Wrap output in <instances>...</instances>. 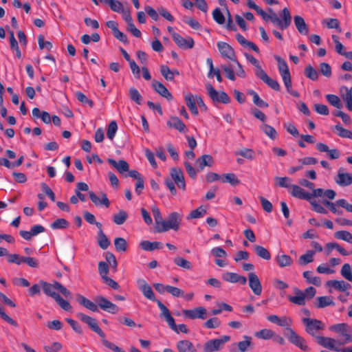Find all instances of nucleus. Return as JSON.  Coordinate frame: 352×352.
<instances>
[{"label": "nucleus", "instance_id": "nucleus-1", "mask_svg": "<svg viewBox=\"0 0 352 352\" xmlns=\"http://www.w3.org/2000/svg\"><path fill=\"white\" fill-rule=\"evenodd\" d=\"M40 283L44 294L54 299L59 295L56 291L61 293L65 298L71 297V292L58 281H54L52 283H50L44 280H40Z\"/></svg>", "mask_w": 352, "mask_h": 352}, {"label": "nucleus", "instance_id": "nucleus-2", "mask_svg": "<svg viewBox=\"0 0 352 352\" xmlns=\"http://www.w3.org/2000/svg\"><path fill=\"white\" fill-rule=\"evenodd\" d=\"M158 307L161 310L160 316L166 320L172 330L177 333L180 332L188 333L189 332V329L185 324H180L179 325L175 324V319L171 316L169 309L161 301H158Z\"/></svg>", "mask_w": 352, "mask_h": 352}, {"label": "nucleus", "instance_id": "nucleus-3", "mask_svg": "<svg viewBox=\"0 0 352 352\" xmlns=\"http://www.w3.org/2000/svg\"><path fill=\"white\" fill-rule=\"evenodd\" d=\"M270 11L271 12V14H270L268 20H270L274 26L283 30L287 29L291 25L292 16L290 11L287 8H285L280 14L282 19H280L272 9H270Z\"/></svg>", "mask_w": 352, "mask_h": 352}, {"label": "nucleus", "instance_id": "nucleus-4", "mask_svg": "<svg viewBox=\"0 0 352 352\" xmlns=\"http://www.w3.org/2000/svg\"><path fill=\"white\" fill-rule=\"evenodd\" d=\"M182 222V215L177 212L170 213L166 220L162 221L159 226H157L158 232H164L170 230H178Z\"/></svg>", "mask_w": 352, "mask_h": 352}, {"label": "nucleus", "instance_id": "nucleus-5", "mask_svg": "<svg viewBox=\"0 0 352 352\" xmlns=\"http://www.w3.org/2000/svg\"><path fill=\"white\" fill-rule=\"evenodd\" d=\"M322 204L327 206L334 214H342L343 211L340 208H342L346 211L352 213V204H349L345 199H340L334 202L324 199L322 201Z\"/></svg>", "mask_w": 352, "mask_h": 352}, {"label": "nucleus", "instance_id": "nucleus-6", "mask_svg": "<svg viewBox=\"0 0 352 352\" xmlns=\"http://www.w3.org/2000/svg\"><path fill=\"white\" fill-rule=\"evenodd\" d=\"M230 340V336H223L219 338L209 340L204 343L203 352H214L221 351L223 348L225 344Z\"/></svg>", "mask_w": 352, "mask_h": 352}, {"label": "nucleus", "instance_id": "nucleus-7", "mask_svg": "<svg viewBox=\"0 0 352 352\" xmlns=\"http://www.w3.org/2000/svg\"><path fill=\"white\" fill-rule=\"evenodd\" d=\"M302 322L305 325L306 332L316 338L318 333L324 329L323 323L317 319L304 318L302 319Z\"/></svg>", "mask_w": 352, "mask_h": 352}, {"label": "nucleus", "instance_id": "nucleus-8", "mask_svg": "<svg viewBox=\"0 0 352 352\" xmlns=\"http://www.w3.org/2000/svg\"><path fill=\"white\" fill-rule=\"evenodd\" d=\"M329 329L338 333L344 338L342 344L352 342V329L349 324L346 323H339L331 326Z\"/></svg>", "mask_w": 352, "mask_h": 352}, {"label": "nucleus", "instance_id": "nucleus-9", "mask_svg": "<svg viewBox=\"0 0 352 352\" xmlns=\"http://www.w3.org/2000/svg\"><path fill=\"white\" fill-rule=\"evenodd\" d=\"M206 89L208 96L214 102L228 104L230 102V98L225 91H217L210 84H207Z\"/></svg>", "mask_w": 352, "mask_h": 352}, {"label": "nucleus", "instance_id": "nucleus-10", "mask_svg": "<svg viewBox=\"0 0 352 352\" xmlns=\"http://www.w3.org/2000/svg\"><path fill=\"white\" fill-rule=\"evenodd\" d=\"M285 336L288 339L289 342L299 348L303 351H309V347L306 340L298 335L294 330L291 331L289 333H285Z\"/></svg>", "mask_w": 352, "mask_h": 352}, {"label": "nucleus", "instance_id": "nucleus-11", "mask_svg": "<svg viewBox=\"0 0 352 352\" xmlns=\"http://www.w3.org/2000/svg\"><path fill=\"white\" fill-rule=\"evenodd\" d=\"M76 316L78 319L86 323L90 327V329L96 333L101 338H104L105 337V333L98 326L96 319L87 316L82 313H78Z\"/></svg>", "mask_w": 352, "mask_h": 352}, {"label": "nucleus", "instance_id": "nucleus-12", "mask_svg": "<svg viewBox=\"0 0 352 352\" xmlns=\"http://www.w3.org/2000/svg\"><path fill=\"white\" fill-rule=\"evenodd\" d=\"M95 301L98 305V308L99 307L104 311L112 314H117L119 311V307L104 296H96Z\"/></svg>", "mask_w": 352, "mask_h": 352}, {"label": "nucleus", "instance_id": "nucleus-13", "mask_svg": "<svg viewBox=\"0 0 352 352\" xmlns=\"http://www.w3.org/2000/svg\"><path fill=\"white\" fill-rule=\"evenodd\" d=\"M217 48L221 56L223 58L228 59L231 61L236 60V56L234 49L228 43L223 41H219L217 43Z\"/></svg>", "mask_w": 352, "mask_h": 352}, {"label": "nucleus", "instance_id": "nucleus-14", "mask_svg": "<svg viewBox=\"0 0 352 352\" xmlns=\"http://www.w3.org/2000/svg\"><path fill=\"white\" fill-rule=\"evenodd\" d=\"M139 289L142 292L144 296L147 299L156 302L158 305L159 300L156 299L154 292L151 287L146 283L144 279L139 278L137 280Z\"/></svg>", "mask_w": 352, "mask_h": 352}, {"label": "nucleus", "instance_id": "nucleus-15", "mask_svg": "<svg viewBox=\"0 0 352 352\" xmlns=\"http://www.w3.org/2000/svg\"><path fill=\"white\" fill-rule=\"evenodd\" d=\"M172 37L177 46L182 49H191L194 47V40L190 37H183L177 32H173Z\"/></svg>", "mask_w": 352, "mask_h": 352}, {"label": "nucleus", "instance_id": "nucleus-16", "mask_svg": "<svg viewBox=\"0 0 352 352\" xmlns=\"http://www.w3.org/2000/svg\"><path fill=\"white\" fill-rule=\"evenodd\" d=\"M183 314L185 318L195 320V319H205L206 318L207 311L203 307H198L192 309L183 310Z\"/></svg>", "mask_w": 352, "mask_h": 352}, {"label": "nucleus", "instance_id": "nucleus-17", "mask_svg": "<svg viewBox=\"0 0 352 352\" xmlns=\"http://www.w3.org/2000/svg\"><path fill=\"white\" fill-rule=\"evenodd\" d=\"M335 182L340 186H348L352 184V174L345 173L344 168L340 167L338 169L337 176L335 178Z\"/></svg>", "mask_w": 352, "mask_h": 352}, {"label": "nucleus", "instance_id": "nucleus-18", "mask_svg": "<svg viewBox=\"0 0 352 352\" xmlns=\"http://www.w3.org/2000/svg\"><path fill=\"white\" fill-rule=\"evenodd\" d=\"M316 340L318 344L328 349L335 351L339 350L338 342L333 338L324 336H316Z\"/></svg>", "mask_w": 352, "mask_h": 352}, {"label": "nucleus", "instance_id": "nucleus-19", "mask_svg": "<svg viewBox=\"0 0 352 352\" xmlns=\"http://www.w3.org/2000/svg\"><path fill=\"white\" fill-rule=\"evenodd\" d=\"M336 192L331 189H327L324 190L322 188H316L315 189L314 188V190H312V192L309 193L310 199L309 201H311V200H314V197H325L327 199L330 200L334 199L336 197Z\"/></svg>", "mask_w": 352, "mask_h": 352}, {"label": "nucleus", "instance_id": "nucleus-20", "mask_svg": "<svg viewBox=\"0 0 352 352\" xmlns=\"http://www.w3.org/2000/svg\"><path fill=\"white\" fill-rule=\"evenodd\" d=\"M249 286L253 293L256 296H260L262 293V285L258 276L253 272L248 274Z\"/></svg>", "mask_w": 352, "mask_h": 352}, {"label": "nucleus", "instance_id": "nucleus-21", "mask_svg": "<svg viewBox=\"0 0 352 352\" xmlns=\"http://www.w3.org/2000/svg\"><path fill=\"white\" fill-rule=\"evenodd\" d=\"M170 176L179 188L184 190L186 189V182L183 172L179 168H173L170 170Z\"/></svg>", "mask_w": 352, "mask_h": 352}, {"label": "nucleus", "instance_id": "nucleus-22", "mask_svg": "<svg viewBox=\"0 0 352 352\" xmlns=\"http://www.w3.org/2000/svg\"><path fill=\"white\" fill-rule=\"evenodd\" d=\"M326 286L329 287V292L331 293V288L335 289L339 292H345L350 287L351 285L349 283L344 281V280H330L326 283Z\"/></svg>", "mask_w": 352, "mask_h": 352}, {"label": "nucleus", "instance_id": "nucleus-23", "mask_svg": "<svg viewBox=\"0 0 352 352\" xmlns=\"http://www.w3.org/2000/svg\"><path fill=\"white\" fill-rule=\"evenodd\" d=\"M243 339V341L233 344L230 352H245L252 344V338L244 336Z\"/></svg>", "mask_w": 352, "mask_h": 352}, {"label": "nucleus", "instance_id": "nucleus-24", "mask_svg": "<svg viewBox=\"0 0 352 352\" xmlns=\"http://www.w3.org/2000/svg\"><path fill=\"white\" fill-rule=\"evenodd\" d=\"M222 278L228 283H239L243 285H245L247 283L246 277L243 276H241L236 273L234 272H226L222 275Z\"/></svg>", "mask_w": 352, "mask_h": 352}, {"label": "nucleus", "instance_id": "nucleus-25", "mask_svg": "<svg viewBox=\"0 0 352 352\" xmlns=\"http://www.w3.org/2000/svg\"><path fill=\"white\" fill-rule=\"evenodd\" d=\"M152 87L155 91L161 96L166 98L168 100L173 99V96L167 88L160 82L153 80L152 81Z\"/></svg>", "mask_w": 352, "mask_h": 352}, {"label": "nucleus", "instance_id": "nucleus-26", "mask_svg": "<svg viewBox=\"0 0 352 352\" xmlns=\"http://www.w3.org/2000/svg\"><path fill=\"white\" fill-rule=\"evenodd\" d=\"M341 97L346 104V109L352 111V87L348 88L343 86L340 88Z\"/></svg>", "mask_w": 352, "mask_h": 352}, {"label": "nucleus", "instance_id": "nucleus-27", "mask_svg": "<svg viewBox=\"0 0 352 352\" xmlns=\"http://www.w3.org/2000/svg\"><path fill=\"white\" fill-rule=\"evenodd\" d=\"M289 193L294 197L305 199L309 201L310 199L309 192H306L302 188L298 185H292Z\"/></svg>", "mask_w": 352, "mask_h": 352}, {"label": "nucleus", "instance_id": "nucleus-28", "mask_svg": "<svg viewBox=\"0 0 352 352\" xmlns=\"http://www.w3.org/2000/svg\"><path fill=\"white\" fill-rule=\"evenodd\" d=\"M197 97L198 96H194L192 94H188L184 97L186 105L189 108L190 112L195 116H197L199 113L197 107Z\"/></svg>", "mask_w": 352, "mask_h": 352}, {"label": "nucleus", "instance_id": "nucleus-29", "mask_svg": "<svg viewBox=\"0 0 352 352\" xmlns=\"http://www.w3.org/2000/svg\"><path fill=\"white\" fill-rule=\"evenodd\" d=\"M179 352H198L194 344L188 340H182L177 342Z\"/></svg>", "mask_w": 352, "mask_h": 352}, {"label": "nucleus", "instance_id": "nucleus-30", "mask_svg": "<svg viewBox=\"0 0 352 352\" xmlns=\"http://www.w3.org/2000/svg\"><path fill=\"white\" fill-rule=\"evenodd\" d=\"M294 292L295 294V296H288L289 301L296 305H305L306 304V300L304 297V294H302V291H301L297 287H295L294 289Z\"/></svg>", "mask_w": 352, "mask_h": 352}, {"label": "nucleus", "instance_id": "nucleus-31", "mask_svg": "<svg viewBox=\"0 0 352 352\" xmlns=\"http://www.w3.org/2000/svg\"><path fill=\"white\" fill-rule=\"evenodd\" d=\"M167 126L177 130L180 133H186L187 131L186 124L177 117H171L167 122Z\"/></svg>", "mask_w": 352, "mask_h": 352}, {"label": "nucleus", "instance_id": "nucleus-32", "mask_svg": "<svg viewBox=\"0 0 352 352\" xmlns=\"http://www.w3.org/2000/svg\"><path fill=\"white\" fill-rule=\"evenodd\" d=\"M76 300L81 305L89 310L94 312L98 311V305L96 302H94L80 294L77 295Z\"/></svg>", "mask_w": 352, "mask_h": 352}, {"label": "nucleus", "instance_id": "nucleus-33", "mask_svg": "<svg viewBox=\"0 0 352 352\" xmlns=\"http://www.w3.org/2000/svg\"><path fill=\"white\" fill-rule=\"evenodd\" d=\"M294 20L298 32L302 35H307L309 33V28L304 19L302 16L297 15L294 16Z\"/></svg>", "mask_w": 352, "mask_h": 352}, {"label": "nucleus", "instance_id": "nucleus-34", "mask_svg": "<svg viewBox=\"0 0 352 352\" xmlns=\"http://www.w3.org/2000/svg\"><path fill=\"white\" fill-rule=\"evenodd\" d=\"M89 195L91 200L96 206L104 205L106 208L109 206L110 202L104 193H102L101 199H100L93 191L89 192Z\"/></svg>", "mask_w": 352, "mask_h": 352}, {"label": "nucleus", "instance_id": "nucleus-35", "mask_svg": "<svg viewBox=\"0 0 352 352\" xmlns=\"http://www.w3.org/2000/svg\"><path fill=\"white\" fill-rule=\"evenodd\" d=\"M108 162L114 168H116L117 170L121 174H124V173L129 171V164L124 160H120L118 162H116L115 160L109 159Z\"/></svg>", "mask_w": 352, "mask_h": 352}, {"label": "nucleus", "instance_id": "nucleus-36", "mask_svg": "<svg viewBox=\"0 0 352 352\" xmlns=\"http://www.w3.org/2000/svg\"><path fill=\"white\" fill-rule=\"evenodd\" d=\"M214 163L212 157L210 155H203L196 160V165L202 170L205 166H212Z\"/></svg>", "mask_w": 352, "mask_h": 352}, {"label": "nucleus", "instance_id": "nucleus-37", "mask_svg": "<svg viewBox=\"0 0 352 352\" xmlns=\"http://www.w3.org/2000/svg\"><path fill=\"white\" fill-rule=\"evenodd\" d=\"M276 263L280 267H289L293 263L292 257L285 254H278L275 258Z\"/></svg>", "mask_w": 352, "mask_h": 352}, {"label": "nucleus", "instance_id": "nucleus-38", "mask_svg": "<svg viewBox=\"0 0 352 352\" xmlns=\"http://www.w3.org/2000/svg\"><path fill=\"white\" fill-rule=\"evenodd\" d=\"M236 38L237 41L242 45L243 47H248L256 53H259L258 47L252 41H249L241 35V34H237L236 35Z\"/></svg>", "mask_w": 352, "mask_h": 352}, {"label": "nucleus", "instance_id": "nucleus-39", "mask_svg": "<svg viewBox=\"0 0 352 352\" xmlns=\"http://www.w3.org/2000/svg\"><path fill=\"white\" fill-rule=\"evenodd\" d=\"M274 59L278 63V69L280 76H284L290 74L287 63L283 58H282L279 56L275 55Z\"/></svg>", "mask_w": 352, "mask_h": 352}, {"label": "nucleus", "instance_id": "nucleus-40", "mask_svg": "<svg viewBox=\"0 0 352 352\" xmlns=\"http://www.w3.org/2000/svg\"><path fill=\"white\" fill-rule=\"evenodd\" d=\"M306 282L309 284H312L316 286H320L321 284L320 278L314 275V272L311 271H305L302 274Z\"/></svg>", "mask_w": 352, "mask_h": 352}, {"label": "nucleus", "instance_id": "nucleus-41", "mask_svg": "<svg viewBox=\"0 0 352 352\" xmlns=\"http://www.w3.org/2000/svg\"><path fill=\"white\" fill-rule=\"evenodd\" d=\"M275 335V331L270 329H263L254 333V336L261 340L272 339Z\"/></svg>", "mask_w": 352, "mask_h": 352}, {"label": "nucleus", "instance_id": "nucleus-42", "mask_svg": "<svg viewBox=\"0 0 352 352\" xmlns=\"http://www.w3.org/2000/svg\"><path fill=\"white\" fill-rule=\"evenodd\" d=\"M293 324V320L292 318L289 316H282L279 319V324L278 326H280L281 327H284L285 329V333H289L291 331H293L294 329L291 328V326Z\"/></svg>", "mask_w": 352, "mask_h": 352}, {"label": "nucleus", "instance_id": "nucleus-43", "mask_svg": "<svg viewBox=\"0 0 352 352\" xmlns=\"http://www.w3.org/2000/svg\"><path fill=\"white\" fill-rule=\"evenodd\" d=\"M315 251L307 250L305 254L301 255L298 258V263L300 265H306L314 261Z\"/></svg>", "mask_w": 352, "mask_h": 352}, {"label": "nucleus", "instance_id": "nucleus-44", "mask_svg": "<svg viewBox=\"0 0 352 352\" xmlns=\"http://www.w3.org/2000/svg\"><path fill=\"white\" fill-rule=\"evenodd\" d=\"M221 182L223 183H229L233 186H237L240 184V180L234 173H226L222 175Z\"/></svg>", "mask_w": 352, "mask_h": 352}, {"label": "nucleus", "instance_id": "nucleus-45", "mask_svg": "<svg viewBox=\"0 0 352 352\" xmlns=\"http://www.w3.org/2000/svg\"><path fill=\"white\" fill-rule=\"evenodd\" d=\"M141 248L145 251H153L155 249H160L162 248L160 242H151L149 241H142L140 243Z\"/></svg>", "mask_w": 352, "mask_h": 352}, {"label": "nucleus", "instance_id": "nucleus-46", "mask_svg": "<svg viewBox=\"0 0 352 352\" xmlns=\"http://www.w3.org/2000/svg\"><path fill=\"white\" fill-rule=\"evenodd\" d=\"M98 243L100 248L106 250L110 245V241L102 230L98 232Z\"/></svg>", "mask_w": 352, "mask_h": 352}, {"label": "nucleus", "instance_id": "nucleus-47", "mask_svg": "<svg viewBox=\"0 0 352 352\" xmlns=\"http://www.w3.org/2000/svg\"><path fill=\"white\" fill-rule=\"evenodd\" d=\"M336 133L338 136L344 138H349L352 140V131L343 128L340 124L334 126Z\"/></svg>", "mask_w": 352, "mask_h": 352}, {"label": "nucleus", "instance_id": "nucleus-48", "mask_svg": "<svg viewBox=\"0 0 352 352\" xmlns=\"http://www.w3.org/2000/svg\"><path fill=\"white\" fill-rule=\"evenodd\" d=\"M317 308H324L327 306L334 305L332 298L330 296H320L317 298Z\"/></svg>", "mask_w": 352, "mask_h": 352}, {"label": "nucleus", "instance_id": "nucleus-49", "mask_svg": "<svg viewBox=\"0 0 352 352\" xmlns=\"http://www.w3.org/2000/svg\"><path fill=\"white\" fill-rule=\"evenodd\" d=\"M128 214L124 210H120L113 217V222L117 225H122L127 219Z\"/></svg>", "mask_w": 352, "mask_h": 352}, {"label": "nucleus", "instance_id": "nucleus-50", "mask_svg": "<svg viewBox=\"0 0 352 352\" xmlns=\"http://www.w3.org/2000/svg\"><path fill=\"white\" fill-rule=\"evenodd\" d=\"M254 248L256 254L259 257L265 260H270L271 258V254L265 248L258 245H254Z\"/></svg>", "mask_w": 352, "mask_h": 352}, {"label": "nucleus", "instance_id": "nucleus-51", "mask_svg": "<svg viewBox=\"0 0 352 352\" xmlns=\"http://www.w3.org/2000/svg\"><path fill=\"white\" fill-rule=\"evenodd\" d=\"M261 130L270 139L274 140L277 137V132L274 127L267 124H263L261 126Z\"/></svg>", "mask_w": 352, "mask_h": 352}, {"label": "nucleus", "instance_id": "nucleus-52", "mask_svg": "<svg viewBox=\"0 0 352 352\" xmlns=\"http://www.w3.org/2000/svg\"><path fill=\"white\" fill-rule=\"evenodd\" d=\"M248 94L252 96L253 98V102L255 105L259 107H267L268 104L258 96V94L254 91V90H249Z\"/></svg>", "mask_w": 352, "mask_h": 352}, {"label": "nucleus", "instance_id": "nucleus-53", "mask_svg": "<svg viewBox=\"0 0 352 352\" xmlns=\"http://www.w3.org/2000/svg\"><path fill=\"white\" fill-rule=\"evenodd\" d=\"M174 263L176 265L182 267L184 270H191L192 267V263L186 259L177 256L174 258Z\"/></svg>", "mask_w": 352, "mask_h": 352}, {"label": "nucleus", "instance_id": "nucleus-54", "mask_svg": "<svg viewBox=\"0 0 352 352\" xmlns=\"http://www.w3.org/2000/svg\"><path fill=\"white\" fill-rule=\"evenodd\" d=\"M327 100L334 107L338 109H341L342 107V104L340 98L334 94H327L326 95Z\"/></svg>", "mask_w": 352, "mask_h": 352}, {"label": "nucleus", "instance_id": "nucleus-55", "mask_svg": "<svg viewBox=\"0 0 352 352\" xmlns=\"http://www.w3.org/2000/svg\"><path fill=\"white\" fill-rule=\"evenodd\" d=\"M116 250L118 252H126L127 250L126 241L122 237H117L114 239Z\"/></svg>", "mask_w": 352, "mask_h": 352}, {"label": "nucleus", "instance_id": "nucleus-56", "mask_svg": "<svg viewBox=\"0 0 352 352\" xmlns=\"http://www.w3.org/2000/svg\"><path fill=\"white\" fill-rule=\"evenodd\" d=\"M221 69L224 71L226 73V77L230 80H235V73L234 72L235 67L233 65H222L221 66Z\"/></svg>", "mask_w": 352, "mask_h": 352}, {"label": "nucleus", "instance_id": "nucleus-57", "mask_svg": "<svg viewBox=\"0 0 352 352\" xmlns=\"http://www.w3.org/2000/svg\"><path fill=\"white\" fill-rule=\"evenodd\" d=\"M68 226L69 222L63 218L57 219L50 226L53 230L64 229Z\"/></svg>", "mask_w": 352, "mask_h": 352}, {"label": "nucleus", "instance_id": "nucleus-58", "mask_svg": "<svg viewBox=\"0 0 352 352\" xmlns=\"http://www.w3.org/2000/svg\"><path fill=\"white\" fill-rule=\"evenodd\" d=\"M305 75L311 80H316L318 78V72L311 65H308L305 69Z\"/></svg>", "mask_w": 352, "mask_h": 352}, {"label": "nucleus", "instance_id": "nucleus-59", "mask_svg": "<svg viewBox=\"0 0 352 352\" xmlns=\"http://www.w3.org/2000/svg\"><path fill=\"white\" fill-rule=\"evenodd\" d=\"M334 236L338 239L342 240L349 243L352 234L346 230H340L335 232Z\"/></svg>", "mask_w": 352, "mask_h": 352}, {"label": "nucleus", "instance_id": "nucleus-60", "mask_svg": "<svg viewBox=\"0 0 352 352\" xmlns=\"http://www.w3.org/2000/svg\"><path fill=\"white\" fill-rule=\"evenodd\" d=\"M322 23L325 24L329 29H336L339 32L342 31L340 27V22L337 19H327L322 21Z\"/></svg>", "mask_w": 352, "mask_h": 352}, {"label": "nucleus", "instance_id": "nucleus-61", "mask_svg": "<svg viewBox=\"0 0 352 352\" xmlns=\"http://www.w3.org/2000/svg\"><path fill=\"white\" fill-rule=\"evenodd\" d=\"M205 214H206V210L201 206L197 209L192 210L187 219H198L203 217Z\"/></svg>", "mask_w": 352, "mask_h": 352}, {"label": "nucleus", "instance_id": "nucleus-62", "mask_svg": "<svg viewBox=\"0 0 352 352\" xmlns=\"http://www.w3.org/2000/svg\"><path fill=\"white\" fill-rule=\"evenodd\" d=\"M160 72L166 80L172 81L174 80V73L172 72V70L167 65H162L160 67Z\"/></svg>", "mask_w": 352, "mask_h": 352}, {"label": "nucleus", "instance_id": "nucleus-63", "mask_svg": "<svg viewBox=\"0 0 352 352\" xmlns=\"http://www.w3.org/2000/svg\"><path fill=\"white\" fill-rule=\"evenodd\" d=\"M352 266L349 263H345L341 269V275L347 280L352 282Z\"/></svg>", "mask_w": 352, "mask_h": 352}, {"label": "nucleus", "instance_id": "nucleus-64", "mask_svg": "<svg viewBox=\"0 0 352 352\" xmlns=\"http://www.w3.org/2000/svg\"><path fill=\"white\" fill-rule=\"evenodd\" d=\"M130 98L138 104H141L142 101V97L135 88H131L129 89Z\"/></svg>", "mask_w": 352, "mask_h": 352}]
</instances>
